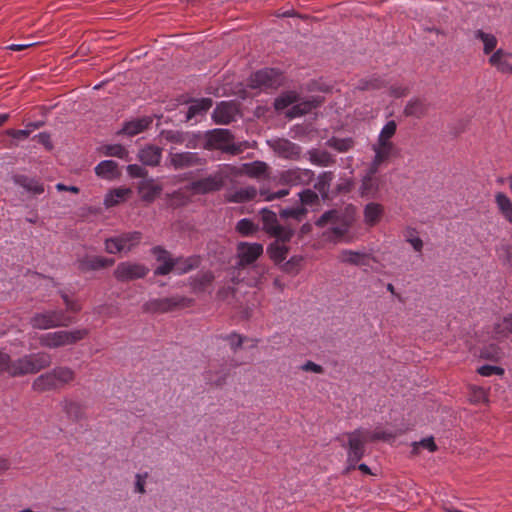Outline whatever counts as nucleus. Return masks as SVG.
<instances>
[{
    "instance_id": "1",
    "label": "nucleus",
    "mask_w": 512,
    "mask_h": 512,
    "mask_svg": "<svg viewBox=\"0 0 512 512\" xmlns=\"http://www.w3.org/2000/svg\"><path fill=\"white\" fill-rule=\"evenodd\" d=\"M355 207L348 205L343 209L325 211L315 222L319 228L330 226L323 236L332 242H338L349 232L355 220Z\"/></svg>"
},
{
    "instance_id": "2",
    "label": "nucleus",
    "mask_w": 512,
    "mask_h": 512,
    "mask_svg": "<svg viewBox=\"0 0 512 512\" xmlns=\"http://www.w3.org/2000/svg\"><path fill=\"white\" fill-rule=\"evenodd\" d=\"M76 378L75 371L68 366H56L40 374L32 382V390L37 393L59 390L71 384Z\"/></svg>"
},
{
    "instance_id": "3",
    "label": "nucleus",
    "mask_w": 512,
    "mask_h": 512,
    "mask_svg": "<svg viewBox=\"0 0 512 512\" xmlns=\"http://www.w3.org/2000/svg\"><path fill=\"white\" fill-rule=\"evenodd\" d=\"M89 331L85 328L75 330H59L42 334L39 337V344L42 347L56 349L68 345H73L83 340Z\"/></svg>"
},
{
    "instance_id": "4",
    "label": "nucleus",
    "mask_w": 512,
    "mask_h": 512,
    "mask_svg": "<svg viewBox=\"0 0 512 512\" xmlns=\"http://www.w3.org/2000/svg\"><path fill=\"white\" fill-rule=\"evenodd\" d=\"M262 230L270 237L289 242L295 235V229L290 223L280 224L275 212L263 208L260 211Z\"/></svg>"
},
{
    "instance_id": "5",
    "label": "nucleus",
    "mask_w": 512,
    "mask_h": 512,
    "mask_svg": "<svg viewBox=\"0 0 512 512\" xmlns=\"http://www.w3.org/2000/svg\"><path fill=\"white\" fill-rule=\"evenodd\" d=\"M52 364V357L46 352H37L25 354L16 359L17 377L26 375L37 374L38 372L47 369Z\"/></svg>"
},
{
    "instance_id": "6",
    "label": "nucleus",
    "mask_w": 512,
    "mask_h": 512,
    "mask_svg": "<svg viewBox=\"0 0 512 512\" xmlns=\"http://www.w3.org/2000/svg\"><path fill=\"white\" fill-rule=\"evenodd\" d=\"M233 136L227 129H214L206 134L204 148L207 150L219 149L223 152L237 155L243 151L240 144L232 142Z\"/></svg>"
},
{
    "instance_id": "7",
    "label": "nucleus",
    "mask_w": 512,
    "mask_h": 512,
    "mask_svg": "<svg viewBox=\"0 0 512 512\" xmlns=\"http://www.w3.org/2000/svg\"><path fill=\"white\" fill-rule=\"evenodd\" d=\"M74 322V319L65 315L61 310H47L34 314L30 324L34 329L47 330L56 327H67Z\"/></svg>"
},
{
    "instance_id": "8",
    "label": "nucleus",
    "mask_w": 512,
    "mask_h": 512,
    "mask_svg": "<svg viewBox=\"0 0 512 512\" xmlns=\"http://www.w3.org/2000/svg\"><path fill=\"white\" fill-rule=\"evenodd\" d=\"M191 304V299L176 295L172 297L150 299L143 304L142 309L146 313H168L189 307Z\"/></svg>"
},
{
    "instance_id": "9",
    "label": "nucleus",
    "mask_w": 512,
    "mask_h": 512,
    "mask_svg": "<svg viewBox=\"0 0 512 512\" xmlns=\"http://www.w3.org/2000/svg\"><path fill=\"white\" fill-rule=\"evenodd\" d=\"M369 432L363 429H356L345 434L347 444L342 442L341 437H337L343 447L347 448V456L352 462H359L365 454V445L369 440Z\"/></svg>"
},
{
    "instance_id": "10",
    "label": "nucleus",
    "mask_w": 512,
    "mask_h": 512,
    "mask_svg": "<svg viewBox=\"0 0 512 512\" xmlns=\"http://www.w3.org/2000/svg\"><path fill=\"white\" fill-rule=\"evenodd\" d=\"M141 239L142 233L139 231L123 233L117 237L106 239L105 250L110 254L129 252L140 243Z\"/></svg>"
},
{
    "instance_id": "11",
    "label": "nucleus",
    "mask_w": 512,
    "mask_h": 512,
    "mask_svg": "<svg viewBox=\"0 0 512 512\" xmlns=\"http://www.w3.org/2000/svg\"><path fill=\"white\" fill-rule=\"evenodd\" d=\"M283 81L282 74L279 70L273 68H265L252 74L249 79L251 88L261 90L276 89Z\"/></svg>"
},
{
    "instance_id": "12",
    "label": "nucleus",
    "mask_w": 512,
    "mask_h": 512,
    "mask_svg": "<svg viewBox=\"0 0 512 512\" xmlns=\"http://www.w3.org/2000/svg\"><path fill=\"white\" fill-rule=\"evenodd\" d=\"M225 177L221 171H218L204 178L192 181L188 189L198 195L218 192L224 187Z\"/></svg>"
},
{
    "instance_id": "13",
    "label": "nucleus",
    "mask_w": 512,
    "mask_h": 512,
    "mask_svg": "<svg viewBox=\"0 0 512 512\" xmlns=\"http://www.w3.org/2000/svg\"><path fill=\"white\" fill-rule=\"evenodd\" d=\"M175 147H171L168 153L169 164L175 170H183L195 166H201L205 160L196 152H175Z\"/></svg>"
},
{
    "instance_id": "14",
    "label": "nucleus",
    "mask_w": 512,
    "mask_h": 512,
    "mask_svg": "<svg viewBox=\"0 0 512 512\" xmlns=\"http://www.w3.org/2000/svg\"><path fill=\"white\" fill-rule=\"evenodd\" d=\"M161 140L174 145H185L188 149H196L200 137L194 133L184 132L180 130H162L159 134Z\"/></svg>"
},
{
    "instance_id": "15",
    "label": "nucleus",
    "mask_w": 512,
    "mask_h": 512,
    "mask_svg": "<svg viewBox=\"0 0 512 512\" xmlns=\"http://www.w3.org/2000/svg\"><path fill=\"white\" fill-rule=\"evenodd\" d=\"M263 250L260 243L239 242L236 248L237 267L244 268L254 263L263 254Z\"/></svg>"
},
{
    "instance_id": "16",
    "label": "nucleus",
    "mask_w": 512,
    "mask_h": 512,
    "mask_svg": "<svg viewBox=\"0 0 512 512\" xmlns=\"http://www.w3.org/2000/svg\"><path fill=\"white\" fill-rule=\"evenodd\" d=\"M148 272L149 269L143 264L122 262L114 270V276L118 281L126 282L144 278Z\"/></svg>"
},
{
    "instance_id": "17",
    "label": "nucleus",
    "mask_w": 512,
    "mask_h": 512,
    "mask_svg": "<svg viewBox=\"0 0 512 512\" xmlns=\"http://www.w3.org/2000/svg\"><path fill=\"white\" fill-rule=\"evenodd\" d=\"M269 147L281 158L289 160H299L301 156V147L288 139L276 138L269 140Z\"/></svg>"
},
{
    "instance_id": "18",
    "label": "nucleus",
    "mask_w": 512,
    "mask_h": 512,
    "mask_svg": "<svg viewBox=\"0 0 512 512\" xmlns=\"http://www.w3.org/2000/svg\"><path fill=\"white\" fill-rule=\"evenodd\" d=\"M314 176L312 170L296 167L281 172L280 182L291 186L308 185L312 182Z\"/></svg>"
},
{
    "instance_id": "19",
    "label": "nucleus",
    "mask_w": 512,
    "mask_h": 512,
    "mask_svg": "<svg viewBox=\"0 0 512 512\" xmlns=\"http://www.w3.org/2000/svg\"><path fill=\"white\" fill-rule=\"evenodd\" d=\"M239 114L238 105L233 102L223 101L216 106L213 111L212 117L217 124L226 125L235 121Z\"/></svg>"
},
{
    "instance_id": "20",
    "label": "nucleus",
    "mask_w": 512,
    "mask_h": 512,
    "mask_svg": "<svg viewBox=\"0 0 512 512\" xmlns=\"http://www.w3.org/2000/svg\"><path fill=\"white\" fill-rule=\"evenodd\" d=\"M153 255L157 261L161 262L155 270V275H167L174 270L175 258H172L170 253L160 246H156L152 249Z\"/></svg>"
},
{
    "instance_id": "21",
    "label": "nucleus",
    "mask_w": 512,
    "mask_h": 512,
    "mask_svg": "<svg viewBox=\"0 0 512 512\" xmlns=\"http://www.w3.org/2000/svg\"><path fill=\"white\" fill-rule=\"evenodd\" d=\"M237 173L246 175L253 179H266L269 176V166L263 161L244 163L241 165Z\"/></svg>"
},
{
    "instance_id": "22",
    "label": "nucleus",
    "mask_w": 512,
    "mask_h": 512,
    "mask_svg": "<svg viewBox=\"0 0 512 512\" xmlns=\"http://www.w3.org/2000/svg\"><path fill=\"white\" fill-rule=\"evenodd\" d=\"M114 264L113 259L102 256H85L78 260V269L82 272L100 270Z\"/></svg>"
},
{
    "instance_id": "23",
    "label": "nucleus",
    "mask_w": 512,
    "mask_h": 512,
    "mask_svg": "<svg viewBox=\"0 0 512 512\" xmlns=\"http://www.w3.org/2000/svg\"><path fill=\"white\" fill-rule=\"evenodd\" d=\"M214 279L212 271H199L189 278V285L194 293L206 292Z\"/></svg>"
},
{
    "instance_id": "24",
    "label": "nucleus",
    "mask_w": 512,
    "mask_h": 512,
    "mask_svg": "<svg viewBox=\"0 0 512 512\" xmlns=\"http://www.w3.org/2000/svg\"><path fill=\"white\" fill-rule=\"evenodd\" d=\"M162 158V148L155 145H147L139 150L138 159L146 165L155 167L158 166Z\"/></svg>"
},
{
    "instance_id": "25",
    "label": "nucleus",
    "mask_w": 512,
    "mask_h": 512,
    "mask_svg": "<svg viewBox=\"0 0 512 512\" xmlns=\"http://www.w3.org/2000/svg\"><path fill=\"white\" fill-rule=\"evenodd\" d=\"M429 108L430 105L426 100L421 98H412L404 107L403 113L407 117L420 119L428 114Z\"/></svg>"
},
{
    "instance_id": "26",
    "label": "nucleus",
    "mask_w": 512,
    "mask_h": 512,
    "mask_svg": "<svg viewBox=\"0 0 512 512\" xmlns=\"http://www.w3.org/2000/svg\"><path fill=\"white\" fill-rule=\"evenodd\" d=\"M338 258L343 263L356 266H368L370 260L374 259L370 254L353 250H342Z\"/></svg>"
},
{
    "instance_id": "27",
    "label": "nucleus",
    "mask_w": 512,
    "mask_h": 512,
    "mask_svg": "<svg viewBox=\"0 0 512 512\" xmlns=\"http://www.w3.org/2000/svg\"><path fill=\"white\" fill-rule=\"evenodd\" d=\"M60 407L66 414L67 418L72 421H79L85 417L84 406L78 401L64 398L60 402Z\"/></svg>"
},
{
    "instance_id": "28",
    "label": "nucleus",
    "mask_w": 512,
    "mask_h": 512,
    "mask_svg": "<svg viewBox=\"0 0 512 512\" xmlns=\"http://www.w3.org/2000/svg\"><path fill=\"white\" fill-rule=\"evenodd\" d=\"M380 191V179L377 176L364 175L361 179L359 193L361 197L376 198Z\"/></svg>"
},
{
    "instance_id": "29",
    "label": "nucleus",
    "mask_w": 512,
    "mask_h": 512,
    "mask_svg": "<svg viewBox=\"0 0 512 512\" xmlns=\"http://www.w3.org/2000/svg\"><path fill=\"white\" fill-rule=\"evenodd\" d=\"M510 56V53L498 49L490 56L489 64L501 73L512 74V64L508 62Z\"/></svg>"
},
{
    "instance_id": "30",
    "label": "nucleus",
    "mask_w": 512,
    "mask_h": 512,
    "mask_svg": "<svg viewBox=\"0 0 512 512\" xmlns=\"http://www.w3.org/2000/svg\"><path fill=\"white\" fill-rule=\"evenodd\" d=\"M257 193V189L254 186H247L233 192H227L225 199L230 203H245L255 199Z\"/></svg>"
},
{
    "instance_id": "31",
    "label": "nucleus",
    "mask_w": 512,
    "mask_h": 512,
    "mask_svg": "<svg viewBox=\"0 0 512 512\" xmlns=\"http://www.w3.org/2000/svg\"><path fill=\"white\" fill-rule=\"evenodd\" d=\"M383 213L384 207L381 204L375 202L366 204L363 210L365 224L370 227L375 226L381 220Z\"/></svg>"
},
{
    "instance_id": "32",
    "label": "nucleus",
    "mask_w": 512,
    "mask_h": 512,
    "mask_svg": "<svg viewBox=\"0 0 512 512\" xmlns=\"http://www.w3.org/2000/svg\"><path fill=\"white\" fill-rule=\"evenodd\" d=\"M333 179L334 173L332 171H324L317 177L314 188L319 192L323 200H329L332 198L330 195V186Z\"/></svg>"
},
{
    "instance_id": "33",
    "label": "nucleus",
    "mask_w": 512,
    "mask_h": 512,
    "mask_svg": "<svg viewBox=\"0 0 512 512\" xmlns=\"http://www.w3.org/2000/svg\"><path fill=\"white\" fill-rule=\"evenodd\" d=\"M162 186L154 182L153 179H147L139 184V193L142 200L146 202L154 201L161 193Z\"/></svg>"
},
{
    "instance_id": "34",
    "label": "nucleus",
    "mask_w": 512,
    "mask_h": 512,
    "mask_svg": "<svg viewBox=\"0 0 512 512\" xmlns=\"http://www.w3.org/2000/svg\"><path fill=\"white\" fill-rule=\"evenodd\" d=\"M321 101L316 99V98H312V99H308V100H304V101H298L295 103V105H293L287 112V116L289 118H295V117H299V116H302V115H305L307 113H309L310 111H312V109L318 107L320 105Z\"/></svg>"
},
{
    "instance_id": "35",
    "label": "nucleus",
    "mask_w": 512,
    "mask_h": 512,
    "mask_svg": "<svg viewBox=\"0 0 512 512\" xmlns=\"http://www.w3.org/2000/svg\"><path fill=\"white\" fill-rule=\"evenodd\" d=\"M309 161L316 166L328 167L335 164L336 159L326 150L311 149L307 152Z\"/></svg>"
},
{
    "instance_id": "36",
    "label": "nucleus",
    "mask_w": 512,
    "mask_h": 512,
    "mask_svg": "<svg viewBox=\"0 0 512 512\" xmlns=\"http://www.w3.org/2000/svg\"><path fill=\"white\" fill-rule=\"evenodd\" d=\"M285 243L286 242H282V240L275 238V240L267 247V254L276 264L283 262L289 253V247L286 246Z\"/></svg>"
},
{
    "instance_id": "37",
    "label": "nucleus",
    "mask_w": 512,
    "mask_h": 512,
    "mask_svg": "<svg viewBox=\"0 0 512 512\" xmlns=\"http://www.w3.org/2000/svg\"><path fill=\"white\" fill-rule=\"evenodd\" d=\"M13 181L33 195L42 194L44 192L43 184L34 178H29L25 175H14Z\"/></svg>"
},
{
    "instance_id": "38",
    "label": "nucleus",
    "mask_w": 512,
    "mask_h": 512,
    "mask_svg": "<svg viewBox=\"0 0 512 512\" xmlns=\"http://www.w3.org/2000/svg\"><path fill=\"white\" fill-rule=\"evenodd\" d=\"M152 123V118L150 117H142L139 119H135L129 122H126L120 131V133L134 136L141 132H143L145 129H147L150 124Z\"/></svg>"
},
{
    "instance_id": "39",
    "label": "nucleus",
    "mask_w": 512,
    "mask_h": 512,
    "mask_svg": "<svg viewBox=\"0 0 512 512\" xmlns=\"http://www.w3.org/2000/svg\"><path fill=\"white\" fill-rule=\"evenodd\" d=\"M95 173L98 177H101L103 179L112 180L119 176L118 164L112 160L101 161L95 167Z\"/></svg>"
},
{
    "instance_id": "40",
    "label": "nucleus",
    "mask_w": 512,
    "mask_h": 512,
    "mask_svg": "<svg viewBox=\"0 0 512 512\" xmlns=\"http://www.w3.org/2000/svg\"><path fill=\"white\" fill-rule=\"evenodd\" d=\"M201 263L200 257L193 255L187 258L178 257L175 258V266L174 270L178 274H185L191 270H194L199 267Z\"/></svg>"
},
{
    "instance_id": "41",
    "label": "nucleus",
    "mask_w": 512,
    "mask_h": 512,
    "mask_svg": "<svg viewBox=\"0 0 512 512\" xmlns=\"http://www.w3.org/2000/svg\"><path fill=\"white\" fill-rule=\"evenodd\" d=\"M386 86V82L377 75H372L366 78L360 79L355 89L359 91H373V90H379Z\"/></svg>"
},
{
    "instance_id": "42",
    "label": "nucleus",
    "mask_w": 512,
    "mask_h": 512,
    "mask_svg": "<svg viewBox=\"0 0 512 512\" xmlns=\"http://www.w3.org/2000/svg\"><path fill=\"white\" fill-rule=\"evenodd\" d=\"M212 106V100L210 98H202L200 100L193 101L188 107L186 113V121H189L197 115L206 113Z\"/></svg>"
},
{
    "instance_id": "43",
    "label": "nucleus",
    "mask_w": 512,
    "mask_h": 512,
    "mask_svg": "<svg viewBox=\"0 0 512 512\" xmlns=\"http://www.w3.org/2000/svg\"><path fill=\"white\" fill-rule=\"evenodd\" d=\"M229 376V371L226 368L219 370L209 369L204 373L206 382L215 387H222Z\"/></svg>"
},
{
    "instance_id": "44",
    "label": "nucleus",
    "mask_w": 512,
    "mask_h": 512,
    "mask_svg": "<svg viewBox=\"0 0 512 512\" xmlns=\"http://www.w3.org/2000/svg\"><path fill=\"white\" fill-rule=\"evenodd\" d=\"M495 202L501 215L512 223V202L509 197L503 192H498L495 195Z\"/></svg>"
},
{
    "instance_id": "45",
    "label": "nucleus",
    "mask_w": 512,
    "mask_h": 512,
    "mask_svg": "<svg viewBox=\"0 0 512 512\" xmlns=\"http://www.w3.org/2000/svg\"><path fill=\"white\" fill-rule=\"evenodd\" d=\"M16 367V359H12L7 352L0 349V375L7 374L10 377L17 378Z\"/></svg>"
},
{
    "instance_id": "46",
    "label": "nucleus",
    "mask_w": 512,
    "mask_h": 512,
    "mask_svg": "<svg viewBox=\"0 0 512 512\" xmlns=\"http://www.w3.org/2000/svg\"><path fill=\"white\" fill-rule=\"evenodd\" d=\"M395 149V145L393 142H381V141H376V143H374L372 145V150L374 152V157L382 160V161H387L393 151Z\"/></svg>"
},
{
    "instance_id": "47",
    "label": "nucleus",
    "mask_w": 512,
    "mask_h": 512,
    "mask_svg": "<svg viewBox=\"0 0 512 512\" xmlns=\"http://www.w3.org/2000/svg\"><path fill=\"white\" fill-rule=\"evenodd\" d=\"M326 145L339 153H345L355 146V141L351 137H331L330 139L327 140Z\"/></svg>"
},
{
    "instance_id": "48",
    "label": "nucleus",
    "mask_w": 512,
    "mask_h": 512,
    "mask_svg": "<svg viewBox=\"0 0 512 512\" xmlns=\"http://www.w3.org/2000/svg\"><path fill=\"white\" fill-rule=\"evenodd\" d=\"M131 194V190L129 188H118L110 191L104 200V204L106 207H113L124 201L128 195Z\"/></svg>"
},
{
    "instance_id": "49",
    "label": "nucleus",
    "mask_w": 512,
    "mask_h": 512,
    "mask_svg": "<svg viewBox=\"0 0 512 512\" xmlns=\"http://www.w3.org/2000/svg\"><path fill=\"white\" fill-rule=\"evenodd\" d=\"M308 214V209L303 206L281 209L279 216L281 219H293L296 222H302Z\"/></svg>"
},
{
    "instance_id": "50",
    "label": "nucleus",
    "mask_w": 512,
    "mask_h": 512,
    "mask_svg": "<svg viewBox=\"0 0 512 512\" xmlns=\"http://www.w3.org/2000/svg\"><path fill=\"white\" fill-rule=\"evenodd\" d=\"M474 37L483 43V52L485 54H490L497 46V38L493 34L486 33L481 29L474 32Z\"/></svg>"
},
{
    "instance_id": "51",
    "label": "nucleus",
    "mask_w": 512,
    "mask_h": 512,
    "mask_svg": "<svg viewBox=\"0 0 512 512\" xmlns=\"http://www.w3.org/2000/svg\"><path fill=\"white\" fill-rule=\"evenodd\" d=\"M298 101L299 95L294 91H288L275 99L274 107L276 110H283Z\"/></svg>"
},
{
    "instance_id": "52",
    "label": "nucleus",
    "mask_w": 512,
    "mask_h": 512,
    "mask_svg": "<svg viewBox=\"0 0 512 512\" xmlns=\"http://www.w3.org/2000/svg\"><path fill=\"white\" fill-rule=\"evenodd\" d=\"M102 153L106 156L117 157L129 161L127 149L120 144L105 145L102 147Z\"/></svg>"
},
{
    "instance_id": "53",
    "label": "nucleus",
    "mask_w": 512,
    "mask_h": 512,
    "mask_svg": "<svg viewBox=\"0 0 512 512\" xmlns=\"http://www.w3.org/2000/svg\"><path fill=\"white\" fill-rule=\"evenodd\" d=\"M494 333L497 338L507 337L512 333V313L494 326Z\"/></svg>"
},
{
    "instance_id": "54",
    "label": "nucleus",
    "mask_w": 512,
    "mask_h": 512,
    "mask_svg": "<svg viewBox=\"0 0 512 512\" xmlns=\"http://www.w3.org/2000/svg\"><path fill=\"white\" fill-rule=\"evenodd\" d=\"M397 124L394 120L388 121L381 129L377 140L381 142H392L391 138L395 135Z\"/></svg>"
},
{
    "instance_id": "55",
    "label": "nucleus",
    "mask_w": 512,
    "mask_h": 512,
    "mask_svg": "<svg viewBox=\"0 0 512 512\" xmlns=\"http://www.w3.org/2000/svg\"><path fill=\"white\" fill-rule=\"evenodd\" d=\"M236 230L243 236H249L258 231V226L250 219L244 218L237 222Z\"/></svg>"
},
{
    "instance_id": "56",
    "label": "nucleus",
    "mask_w": 512,
    "mask_h": 512,
    "mask_svg": "<svg viewBox=\"0 0 512 512\" xmlns=\"http://www.w3.org/2000/svg\"><path fill=\"white\" fill-rule=\"evenodd\" d=\"M299 199L301 202V206H312L319 202V196L318 194L311 190V189H305L299 194Z\"/></svg>"
},
{
    "instance_id": "57",
    "label": "nucleus",
    "mask_w": 512,
    "mask_h": 512,
    "mask_svg": "<svg viewBox=\"0 0 512 512\" xmlns=\"http://www.w3.org/2000/svg\"><path fill=\"white\" fill-rule=\"evenodd\" d=\"M354 187V180L351 177H342L335 187V194H347Z\"/></svg>"
},
{
    "instance_id": "58",
    "label": "nucleus",
    "mask_w": 512,
    "mask_h": 512,
    "mask_svg": "<svg viewBox=\"0 0 512 512\" xmlns=\"http://www.w3.org/2000/svg\"><path fill=\"white\" fill-rule=\"evenodd\" d=\"M220 338L227 341L230 345L231 350L234 352L241 348L244 342V337L237 333H231L226 336H221Z\"/></svg>"
},
{
    "instance_id": "59",
    "label": "nucleus",
    "mask_w": 512,
    "mask_h": 512,
    "mask_svg": "<svg viewBox=\"0 0 512 512\" xmlns=\"http://www.w3.org/2000/svg\"><path fill=\"white\" fill-rule=\"evenodd\" d=\"M478 373L482 376L489 377L494 374L496 375H502L504 373V370L501 367L493 366V365H483L480 368H478Z\"/></svg>"
},
{
    "instance_id": "60",
    "label": "nucleus",
    "mask_w": 512,
    "mask_h": 512,
    "mask_svg": "<svg viewBox=\"0 0 512 512\" xmlns=\"http://www.w3.org/2000/svg\"><path fill=\"white\" fill-rule=\"evenodd\" d=\"M288 193L289 190L287 189H282L275 193H270L268 190L265 189L260 190V195L263 197L265 201H273L275 199L283 198L284 196L288 195Z\"/></svg>"
},
{
    "instance_id": "61",
    "label": "nucleus",
    "mask_w": 512,
    "mask_h": 512,
    "mask_svg": "<svg viewBox=\"0 0 512 512\" xmlns=\"http://www.w3.org/2000/svg\"><path fill=\"white\" fill-rule=\"evenodd\" d=\"M127 172L131 177L135 178H145L148 174V171L145 168L137 164L128 165Z\"/></svg>"
},
{
    "instance_id": "62",
    "label": "nucleus",
    "mask_w": 512,
    "mask_h": 512,
    "mask_svg": "<svg viewBox=\"0 0 512 512\" xmlns=\"http://www.w3.org/2000/svg\"><path fill=\"white\" fill-rule=\"evenodd\" d=\"M301 261H302L301 256H293L287 262H285L283 264L282 269L288 273H291L294 271L297 272L298 266L300 265Z\"/></svg>"
},
{
    "instance_id": "63",
    "label": "nucleus",
    "mask_w": 512,
    "mask_h": 512,
    "mask_svg": "<svg viewBox=\"0 0 512 512\" xmlns=\"http://www.w3.org/2000/svg\"><path fill=\"white\" fill-rule=\"evenodd\" d=\"M147 477H148V473L147 472H145L143 474L137 473L135 475V488H134L135 492H137L139 494H145L146 493L145 484H146Z\"/></svg>"
},
{
    "instance_id": "64",
    "label": "nucleus",
    "mask_w": 512,
    "mask_h": 512,
    "mask_svg": "<svg viewBox=\"0 0 512 512\" xmlns=\"http://www.w3.org/2000/svg\"><path fill=\"white\" fill-rule=\"evenodd\" d=\"M300 369L305 372H313V373H317V374H322L324 372V368L321 365L316 364L315 362L310 361V360L305 362L300 367Z\"/></svg>"
}]
</instances>
